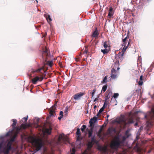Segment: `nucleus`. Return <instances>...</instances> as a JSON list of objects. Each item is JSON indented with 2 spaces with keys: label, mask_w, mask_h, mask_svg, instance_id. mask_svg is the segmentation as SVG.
Instances as JSON below:
<instances>
[{
  "label": "nucleus",
  "mask_w": 154,
  "mask_h": 154,
  "mask_svg": "<svg viewBox=\"0 0 154 154\" xmlns=\"http://www.w3.org/2000/svg\"><path fill=\"white\" fill-rule=\"evenodd\" d=\"M35 72L38 73V75L40 76V77L36 76L32 79V82L34 84H36L37 82L38 81H42L46 75V72L45 70L44 66L37 69L32 71L31 73H34Z\"/></svg>",
  "instance_id": "1"
},
{
  "label": "nucleus",
  "mask_w": 154,
  "mask_h": 154,
  "mask_svg": "<svg viewBox=\"0 0 154 154\" xmlns=\"http://www.w3.org/2000/svg\"><path fill=\"white\" fill-rule=\"evenodd\" d=\"M122 141L120 137L118 136H116L111 141L110 144V148L112 149L116 150L120 146Z\"/></svg>",
  "instance_id": "2"
},
{
  "label": "nucleus",
  "mask_w": 154,
  "mask_h": 154,
  "mask_svg": "<svg viewBox=\"0 0 154 154\" xmlns=\"http://www.w3.org/2000/svg\"><path fill=\"white\" fill-rule=\"evenodd\" d=\"M30 138L31 140V143L34 144L36 150L38 151L40 150L43 145L42 143L40 142L38 139H36L34 137H31Z\"/></svg>",
  "instance_id": "3"
},
{
  "label": "nucleus",
  "mask_w": 154,
  "mask_h": 154,
  "mask_svg": "<svg viewBox=\"0 0 154 154\" xmlns=\"http://www.w3.org/2000/svg\"><path fill=\"white\" fill-rule=\"evenodd\" d=\"M49 54L50 52L46 48L45 50L43 51L42 54V57L44 60L45 61H46V58L48 57L49 56Z\"/></svg>",
  "instance_id": "4"
},
{
  "label": "nucleus",
  "mask_w": 154,
  "mask_h": 154,
  "mask_svg": "<svg viewBox=\"0 0 154 154\" xmlns=\"http://www.w3.org/2000/svg\"><path fill=\"white\" fill-rule=\"evenodd\" d=\"M84 95V93L80 92L74 95L73 96V98L75 100H78Z\"/></svg>",
  "instance_id": "5"
},
{
  "label": "nucleus",
  "mask_w": 154,
  "mask_h": 154,
  "mask_svg": "<svg viewBox=\"0 0 154 154\" xmlns=\"http://www.w3.org/2000/svg\"><path fill=\"white\" fill-rule=\"evenodd\" d=\"M62 140H65L66 141H68V138L66 137H65L63 134H60L59 135L58 139V142H60Z\"/></svg>",
  "instance_id": "6"
},
{
  "label": "nucleus",
  "mask_w": 154,
  "mask_h": 154,
  "mask_svg": "<svg viewBox=\"0 0 154 154\" xmlns=\"http://www.w3.org/2000/svg\"><path fill=\"white\" fill-rule=\"evenodd\" d=\"M55 108L54 106H53L50 109L49 113L50 117H54L55 113Z\"/></svg>",
  "instance_id": "7"
},
{
  "label": "nucleus",
  "mask_w": 154,
  "mask_h": 154,
  "mask_svg": "<svg viewBox=\"0 0 154 154\" xmlns=\"http://www.w3.org/2000/svg\"><path fill=\"white\" fill-rule=\"evenodd\" d=\"M113 132L116 133V130L115 128L113 127L109 128L107 130V133L108 134H111Z\"/></svg>",
  "instance_id": "8"
},
{
  "label": "nucleus",
  "mask_w": 154,
  "mask_h": 154,
  "mask_svg": "<svg viewBox=\"0 0 154 154\" xmlns=\"http://www.w3.org/2000/svg\"><path fill=\"white\" fill-rule=\"evenodd\" d=\"M152 111L153 114L151 116L149 122L151 125H154V124L153 123V122H154V109H152Z\"/></svg>",
  "instance_id": "9"
},
{
  "label": "nucleus",
  "mask_w": 154,
  "mask_h": 154,
  "mask_svg": "<svg viewBox=\"0 0 154 154\" xmlns=\"http://www.w3.org/2000/svg\"><path fill=\"white\" fill-rule=\"evenodd\" d=\"M97 117H94L93 118H91L89 122L90 124V127H91L93 125L94 123H95L97 121Z\"/></svg>",
  "instance_id": "10"
},
{
  "label": "nucleus",
  "mask_w": 154,
  "mask_h": 154,
  "mask_svg": "<svg viewBox=\"0 0 154 154\" xmlns=\"http://www.w3.org/2000/svg\"><path fill=\"white\" fill-rule=\"evenodd\" d=\"M99 34V33L98 31L97 28H96L95 30L93 32L92 35L91 37L92 38H97L98 37Z\"/></svg>",
  "instance_id": "11"
},
{
  "label": "nucleus",
  "mask_w": 154,
  "mask_h": 154,
  "mask_svg": "<svg viewBox=\"0 0 154 154\" xmlns=\"http://www.w3.org/2000/svg\"><path fill=\"white\" fill-rule=\"evenodd\" d=\"M113 8L112 7H110L109 8V12L108 14V17L109 18H111V17L113 16V13L112 11Z\"/></svg>",
  "instance_id": "12"
},
{
  "label": "nucleus",
  "mask_w": 154,
  "mask_h": 154,
  "mask_svg": "<svg viewBox=\"0 0 154 154\" xmlns=\"http://www.w3.org/2000/svg\"><path fill=\"white\" fill-rule=\"evenodd\" d=\"M76 134L77 136V140H79V138H80L81 135V133L80 132V129L79 128H78L77 129V131L76 132Z\"/></svg>",
  "instance_id": "13"
},
{
  "label": "nucleus",
  "mask_w": 154,
  "mask_h": 154,
  "mask_svg": "<svg viewBox=\"0 0 154 154\" xmlns=\"http://www.w3.org/2000/svg\"><path fill=\"white\" fill-rule=\"evenodd\" d=\"M103 46L105 49H107V47H110L109 41H105L104 42Z\"/></svg>",
  "instance_id": "14"
},
{
  "label": "nucleus",
  "mask_w": 154,
  "mask_h": 154,
  "mask_svg": "<svg viewBox=\"0 0 154 154\" xmlns=\"http://www.w3.org/2000/svg\"><path fill=\"white\" fill-rule=\"evenodd\" d=\"M51 130L52 128L50 127L49 128H45L44 130V132L48 134H50L51 133Z\"/></svg>",
  "instance_id": "15"
},
{
  "label": "nucleus",
  "mask_w": 154,
  "mask_h": 154,
  "mask_svg": "<svg viewBox=\"0 0 154 154\" xmlns=\"http://www.w3.org/2000/svg\"><path fill=\"white\" fill-rule=\"evenodd\" d=\"M119 60H117L116 62L112 66H114L115 67V66H116L117 69L118 70L119 69Z\"/></svg>",
  "instance_id": "16"
},
{
  "label": "nucleus",
  "mask_w": 154,
  "mask_h": 154,
  "mask_svg": "<svg viewBox=\"0 0 154 154\" xmlns=\"http://www.w3.org/2000/svg\"><path fill=\"white\" fill-rule=\"evenodd\" d=\"M143 78V76L142 75H141L140 77V81L138 82V85L139 86H141L143 84V82L142 81Z\"/></svg>",
  "instance_id": "17"
},
{
  "label": "nucleus",
  "mask_w": 154,
  "mask_h": 154,
  "mask_svg": "<svg viewBox=\"0 0 154 154\" xmlns=\"http://www.w3.org/2000/svg\"><path fill=\"white\" fill-rule=\"evenodd\" d=\"M134 122V119L133 117H131L130 118L128 121V124H132Z\"/></svg>",
  "instance_id": "18"
},
{
  "label": "nucleus",
  "mask_w": 154,
  "mask_h": 154,
  "mask_svg": "<svg viewBox=\"0 0 154 154\" xmlns=\"http://www.w3.org/2000/svg\"><path fill=\"white\" fill-rule=\"evenodd\" d=\"M13 130H16V133L17 134L19 133L20 131L21 130V128L18 127H15L13 128Z\"/></svg>",
  "instance_id": "19"
},
{
  "label": "nucleus",
  "mask_w": 154,
  "mask_h": 154,
  "mask_svg": "<svg viewBox=\"0 0 154 154\" xmlns=\"http://www.w3.org/2000/svg\"><path fill=\"white\" fill-rule=\"evenodd\" d=\"M13 123L12 124L11 126H12V128H14L15 127L16 125L17 122V121L16 119H13L12 120Z\"/></svg>",
  "instance_id": "20"
},
{
  "label": "nucleus",
  "mask_w": 154,
  "mask_h": 154,
  "mask_svg": "<svg viewBox=\"0 0 154 154\" xmlns=\"http://www.w3.org/2000/svg\"><path fill=\"white\" fill-rule=\"evenodd\" d=\"M28 126H29V125H28L27 124H22L21 125L20 127L21 128V129L22 128L23 129H25Z\"/></svg>",
  "instance_id": "21"
},
{
  "label": "nucleus",
  "mask_w": 154,
  "mask_h": 154,
  "mask_svg": "<svg viewBox=\"0 0 154 154\" xmlns=\"http://www.w3.org/2000/svg\"><path fill=\"white\" fill-rule=\"evenodd\" d=\"M105 108V107L104 106H103L100 109L98 113L97 114V116H98L99 114H100L104 110Z\"/></svg>",
  "instance_id": "22"
},
{
  "label": "nucleus",
  "mask_w": 154,
  "mask_h": 154,
  "mask_svg": "<svg viewBox=\"0 0 154 154\" xmlns=\"http://www.w3.org/2000/svg\"><path fill=\"white\" fill-rule=\"evenodd\" d=\"M128 45L127 46H124L122 50V56H123L124 54V52L128 48Z\"/></svg>",
  "instance_id": "23"
},
{
  "label": "nucleus",
  "mask_w": 154,
  "mask_h": 154,
  "mask_svg": "<svg viewBox=\"0 0 154 154\" xmlns=\"http://www.w3.org/2000/svg\"><path fill=\"white\" fill-rule=\"evenodd\" d=\"M110 93L108 92V91H107L105 93V100H107L108 99H109V94Z\"/></svg>",
  "instance_id": "24"
},
{
  "label": "nucleus",
  "mask_w": 154,
  "mask_h": 154,
  "mask_svg": "<svg viewBox=\"0 0 154 154\" xmlns=\"http://www.w3.org/2000/svg\"><path fill=\"white\" fill-rule=\"evenodd\" d=\"M91 142L94 143H97V141L96 140L95 138V137L94 136H93L91 137V141H90Z\"/></svg>",
  "instance_id": "25"
},
{
  "label": "nucleus",
  "mask_w": 154,
  "mask_h": 154,
  "mask_svg": "<svg viewBox=\"0 0 154 154\" xmlns=\"http://www.w3.org/2000/svg\"><path fill=\"white\" fill-rule=\"evenodd\" d=\"M101 51L104 54H107L109 51V50L107 49H101Z\"/></svg>",
  "instance_id": "26"
},
{
  "label": "nucleus",
  "mask_w": 154,
  "mask_h": 154,
  "mask_svg": "<svg viewBox=\"0 0 154 154\" xmlns=\"http://www.w3.org/2000/svg\"><path fill=\"white\" fill-rule=\"evenodd\" d=\"M28 116H27L26 117H25L23 118V120H20V122H26L27 121V119H28Z\"/></svg>",
  "instance_id": "27"
},
{
  "label": "nucleus",
  "mask_w": 154,
  "mask_h": 154,
  "mask_svg": "<svg viewBox=\"0 0 154 154\" xmlns=\"http://www.w3.org/2000/svg\"><path fill=\"white\" fill-rule=\"evenodd\" d=\"M94 144V143H93L91 142L90 141H89L88 143V147H89L90 148H91L93 146Z\"/></svg>",
  "instance_id": "28"
},
{
  "label": "nucleus",
  "mask_w": 154,
  "mask_h": 154,
  "mask_svg": "<svg viewBox=\"0 0 154 154\" xmlns=\"http://www.w3.org/2000/svg\"><path fill=\"white\" fill-rule=\"evenodd\" d=\"M112 73H115L116 72V69H117L116 67H115L114 66H112Z\"/></svg>",
  "instance_id": "29"
},
{
  "label": "nucleus",
  "mask_w": 154,
  "mask_h": 154,
  "mask_svg": "<svg viewBox=\"0 0 154 154\" xmlns=\"http://www.w3.org/2000/svg\"><path fill=\"white\" fill-rule=\"evenodd\" d=\"M46 19L48 22H51V18L50 16V15H48L46 17Z\"/></svg>",
  "instance_id": "30"
},
{
  "label": "nucleus",
  "mask_w": 154,
  "mask_h": 154,
  "mask_svg": "<svg viewBox=\"0 0 154 154\" xmlns=\"http://www.w3.org/2000/svg\"><path fill=\"white\" fill-rule=\"evenodd\" d=\"M39 119H38L36 120V122L35 123V124L37 125L36 128H39L40 127V125L38 124Z\"/></svg>",
  "instance_id": "31"
},
{
  "label": "nucleus",
  "mask_w": 154,
  "mask_h": 154,
  "mask_svg": "<svg viewBox=\"0 0 154 154\" xmlns=\"http://www.w3.org/2000/svg\"><path fill=\"white\" fill-rule=\"evenodd\" d=\"M86 128V125H83L82 126L81 129L82 132H84V130H85Z\"/></svg>",
  "instance_id": "32"
},
{
  "label": "nucleus",
  "mask_w": 154,
  "mask_h": 154,
  "mask_svg": "<svg viewBox=\"0 0 154 154\" xmlns=\"http://www.w3.org/2000/svg\"><path fill=\"white\" fill-rule=\"evenodd\" d=\"M107 88V87L106 85H105L103 86L102 87V91H103L104 92H105L106 91Z\"/></svg>",
  "instance_id": "33"
},
{
  "label": "nucleus",
  "mask_w": 154,
  "mask_h": 154,
  "mask_svg": "<svg viewBox=\"0 0 154 154\" xmlns=\"http://www.w3.org/2000/svg\"><path fill=\"white\" fill-rule=\"evenodd\" d=\"M88 137H91L92 134L93 132L92 131H88Z\"/></svg>",
  "instance_id": "34"
},
{
  "label": "nucleus",
  "mask_w": 154,
  "mask_h": 154,
  "mask_svg": "<svg viewBox=\"0 0 154 154\" xmlns=\"http://www.w3.org/2000/svg\"><path fill=\"white\" fill-rule=\"evenodd\" d=\"M107 79V76H106L104 77L103 80V81L102 82V83H104L106 82V80Z\"/></svg>",
  "instance_id": "35"
},
{
  "label": "nucleus",
  "mask_w": 154,
  "mask_h": 154,
  "mask_svg": "<svg viewBox=\"0 0 154 154\" xmlns=\"http://www.w3.org/2000/svg\"><path fill=\"white\" fill-rule=\"evenodd\" d=\"M116 77V75L115 74H113V73H112L111 75V78L114 79H115Z\"/></svg>",
  "instance_id": "36"
},
{
  "label": "nucleus",
  "mask_w": 154,
  "mask_h": 154,
  "mask_svg": "<svg viewBox=\"0 0 154 154\" xmlns=\"http://www.w3.org/2000/svg\"><path fill=\"white\" fill-rule=\"evenodd\" d=\"M47 64L49 66L51 67L52 66L53 62L52 61H48Z\"/></svg>",
  "instance_id": "37"
},
{
  "label": "nucleus",
  "mask_w": 154,
  "mask_h": 154,
  "mask_svg": "<svg viewBox=\"0 0 154 154\" xmlns=\"http://www.w3.org/2000/svg\"><path fill=\"white\" fill-rule=\"evenodd\" d=\"M108 104V102L107 101V100H106L105 102L104 103V104L103 106H104L105 107V108L106 107L107 105Z\"/></svg>",
  "instance_id": "38"
},
{
  "label": "nucleus",
  "mask_w": 154,
  "mask_h": 154,
  "mask_svg": "<svg viewBox=\"0 0 154 154\" xmlns=\"http://www.w3.org/2000/svg\"><path fill=\"white\" fill-rule=\"evenodd\" d=\"M119 96V94L118 93H114L113 95V97L116 98L117 97Z\"/></svg>",
  "instance_id": "39"
},
{
  "label": "nucleus",
  "mask_w": 154,
  "mask_h": 154,
  "mask_svg": "<svg viewBox=\"0 0 154 154\" xmlns=\"http://www.w3.org/2000/svg\"><path fill=\"white\" fill-rule=\"evenodd\" d=\"M96 91V89H94L93 90V91L91 93L92 97H93V96H94V93H95Z\"/></svg>",
  "instance_id": "40"
},
{
  "label": "nucleus",
  "mask_w": 154,
  "mask_h": 154,
  "mask_svg": "<svg viewBox=\"0 0 154 154\" xmlns=\"http://www.w3.org/2000/svg\"><path fill=\"white\" fill-rule=\"evenodd\" d=\"M72 154H75V149L74 148H72Z\"/></svg>",
  "instance_id": "41"
},
{
  "label": "nucleus",
  "mask_w": 154,
  "mask_h": 154,
  "mask_svg": "<svg viewBox=\"0 0 154 154\" xmlns=\"http://www.w3.org/2000/svg\"><path fill=\"white\" fill-rule=\"evenodd\" d=\"M126 42H123L122 46H126Z\"/></svg>",
  "instance_id": "42"
},
{
  "label": "nucleus",
  "mask_w": 154,
  "mask_h": 154,
  "mask_svg": "<svg viewBox=\"0 0 154 154\" xmlns=\"http://www.w3.org/2000/svg\"><path fill=\"white\" fill-rule=\"evenodd\" d=\"M63 112L62 111H60V115L61 116H63Z\"/></svg>",
  "instance_id": "43"
},
{
  "label": "nucleus",
  "mask_w": 154,
  "mask_h": 154,
  "mask_svg": "<svg viewBox=\"0 0 154 154\" xmlns=\"http://www.w3.org/2000/svg\"><path fill=\"white\" fill-rule=\"evenodd\" d=\"M80 58L79 57H77L75 58V60L76 62H78L80 59Z\"/></svg>",
  "instance_id": "44"
},
{
  "label": "nucleus",
  "mask_w": 154,
  "mask_h": 154,
  "mask_svg": "<svg viewBox=\"0 0 154 154\" xmlns=\"http://www.w3.org/2000/svg\"><path fill=\"white\" fill-rule=\"evenodd\" d=\"M91 127V130H89L88 131H92V132H93L94 126L93 125V126Z\"/></svg>",
  "instance_id": "45"
},
{
  "label": "nucleus",
  "mask_w": 154,
  "mask_h": 154,
  "mask_svg": "<svg viewBox=\"0 0 154 154\" xmlns=\"http://www.w3.org/2000/svg\"><path fill=\"white\" fill-rule=\"evenodd\" d=\"M131 40H129V41L128 42V44L127 45H128V47L129 45L130 44H131Z\"/></svg>",
  "instance_id": "46"
},
{
  "label": "nucleus",
  "mask_w": 154,
  "mask_h": 154,
  "mask_svg": "<svg viewBox=\"0 0 154 154\" xmlns=\"http://www.w3.org/2000/svg\"><path fill=\"white\" fill-rule=\"evenodd\" d=\"M127 39V37H125V38L123 39V42H126Z\"/></svg>",
  "instance_id": "47"
},
{
  "label": "nucleus",
  "mask_w": 154,
  "mask_h": 154,
  "mask_svg": "<svg viewBox=\"0 0 154 154\" xmlns=\"http://www.w3.org/2000/svg\"><path fill=\"white\" fill-rule=\"evenodd\" d=\"M28 76L29 77V78L30 79L32 77V74H28Z\"/></svg>",
  "instance_id": "48"
},
{
  "label": "nucleus",
  "mask_w": 154,
  "mask_h": 154,
  "mask_svg": "<svg viewBox=\"0 0 154 154\" xmlns=\"http://www.w3.org/2000/svg\"><path fill=\"white\" fill-rule=\"evenodd\" d=\"M63 116H60V117H59L58 118V119L59 120H60L63 117Z\"/></svg>",
  "instance_id": "49"
},
{
  "label": "nucleus",
  "mask_w": 154,
  "mask_h": 154,
  "mask_svg": "<svg viewBox=\"0 0 154 154\" xmlns=\"http://www.w3.org/2000/svg\"><path fill=\"white\" fill-rule=\"evenodd\" d=\"M98 100V99L97 98H96L94 100V101L95 102L96 101H97Z\"/></svg>",
  "instance_id": "50"
},
{
  "label": "nucleus",
  "mask_w": 154,
  "mask_h": 154,
  "mask_svg": "<svg viewBox=\"0 0 154 154\" xmlns=\"http://www.w3.org/2000/svg\"><path fill=\"white\" fill-rule=\"evenodd\" d=\"M138 125V123L137 122H136L134 124V126H137Z\"/></svg>",
  "instance_id": "51"
},
{
  "label": "nucleus",
  "mask_w": 154,
  "mask_h": 154,
  "mask_svg": "<svg viewBox=\"0 0 154 154\" xmlns=\"http://www.w3.org/2000/svg\"><path fill=\"white\" fill-rule=\"evenodd\" d=\"M6 136H9V132H8L6 134Z\"/></svg>",
  "instance_id": "52"
},
{
  "label": "nucleus",
  "mask_w": 154,
  "mask_h": 154,
  "mask_svg": "<svg viewBox=\"0 0 154 154\" xmlns=\"http://www.w3.org/2000/svg\"><path fill=\"white\" fill-rule=\"evenodd\" d=\"M68 107H66V110H68Z\"/></svg>",
  "instance_id": "53"
},
{
  "label": "nucleus",
  "mask_w": 154,
  "mask_h": 154,
  "mask_svg": "<svg viewBox=\"0 0 154 154\" xmlns=\"http://www.w3.org/2000/svg\"><path fill=\"white\" fill-rule=\"evenodd\" d=\"M147 118V116L146 115H145V118Z\"/></svg>",
  "instance_id": "54"
},
{
  "label": "nucleus",
  "mask_w": 154,
  "mask_h": 154,
  "mask_svg": "<svg viewBox=\"0 0 154 154\" xmlns=\"http://www.w3.org/2000/svg\"><path fill=\"white\" fill-rule=\"evenodd\" d=\"M101 129H100L99 130V133H100L101 132Z\"/></svg>",
  "instance_id": "55"
},
{
  "label": "nucleus",
  "mask_w": 154,
  "mask_h": 154,
  "mask_svg": "<svg viewBox=\"0 0 154 154\" xmlns=\"http://www.w3.org/2000/svg\"><path fill=\"white\" fill-rule=\"evenodd\" d=\"M109 115H107L106 117H107V119H108V117H109Z\"/></svg>",
  "instance_id": "56"
},
{
  "label": "nucleus",
  "mask_w": 154,
  "mask_h": 154,
  "mask_svg": "<svg viewBox=\"0 0 154 154\" xmlns=\"http://www.w3.org/2000/svg\"><path fill=\"white\" fill-rule=\"evenodd\" d=\"M128 133V131H126V132H125V134L126 135H127V133Z\"/></svg>",
  "instance_id": "57"
},
{
  "label": "nucleus",
  "mask_w": 154,
  "mask_h": 154,
  "mask_svg": "<svg viewBox=\"0 0 154 154\" xmlns=\"http://www.w3.org/2000/svg\"><path fill=\"white\" fill-rule=\"evenodd\" d=\"M85 51L87 53V52H88V51L87 50H85Z\"/></svg>",
  "instance_id": "58"
},
{
  "label": "nucleus",
  "mask_w": 154,
  "mask_h": 154,
  "mask_svg": "<svg viewBox=\"0 0 154 154\" xmlns=\"http://www.w3.org/2000/svg\"><path fill=\"white\" fill-rule=\"evenodd\" d=\"M97 107V106L96 105H95L94 106V108H96V107Z\"/></svg>",
  "instance_id": "59"
},
{
  "label": "nucleus",
  "mask_w": 154,
  "mask_h": 154,
  "mask_svg": "<svg viewBox=\"0 0 154 154\" xmlns=\"http://www.w3.org/2000/svg\"><path fill=\"white\" fill-rule=\"evenodd\" d=\"M81 54H82V53H80V54H79V56H81Z\"/></svg>",
  "instance_id": "60"
},
{
  "label": "nucleus",
  "mask_w": 154,
  "mask_h": 154,
  "mask_svg": "<svg viewBox=\"0 0 154 154\" xmlns=\"http://www.w3.org/2000/svg\"><path fill=\"white\" fill-rule=\"evenodd\" d=\"M106 121H107V122H108L109 120H108V119H107Z\"/></svg>",
  "instance_id": "61"
},
{
  "label": "nucleus",
  "mask_w": 154,
  "mask_h": 154,
  "mask_svg": "<svg viewBox=\"0 0 154 154\" xmlns=\"http://www.w3.org/2000/svg\"><path fill=\"white\" fill-rule=\"evenodd\" d=\"M138 136H137V137H136V138H137V139H138Z\"/></svg>",
  "instance_id": "62"
},
{
  "label": "nucleus",
  "mask_w": 154,
  "mask_h": 154,
  "mask_svg": "<svg viewBox=\"0 0 154 154\" xmlns=\"http://www.w3.org/2000/svg\"><path fill=\"white\" fill-rule=\"evenodd\" d=\"M35 0L37 2H38L37 0Z\"/></svg>",
  "instance_id": "63"
},
{
  "label": "nucleus",
  "mask_w": 154,
  "mask_h": 154,
  "mask_svg": "<svg viewBox=\"0 0 154 154\" xmlns=\"http://www.w3.org/2000/svg\"><path fill=\"white\" fill-rule=\"evenodd\" d=\"M115 67H116V66H115Z\"/></svg>",
  "instance_id": "64"
}]
</instances>
